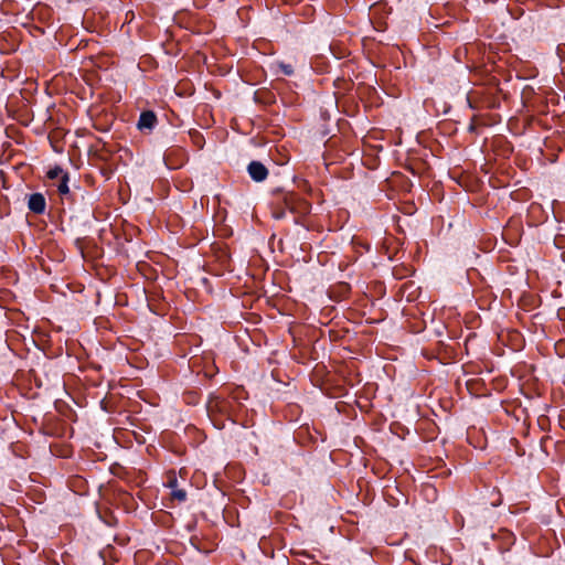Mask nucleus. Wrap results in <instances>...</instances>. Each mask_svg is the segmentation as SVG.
<instances>
[{"instance_id":"obj_1","label":"nucleus","mask_w":565,"mask_h":565,"mask_svg":"<svg viewBox=\"0 0 565 565\" xmlns=\"http://www.w3.org/2000/svg\"><path fill=\"white\" fill-rule=\"evenodd\" d=\"M247 171L249 177L256 182L266 180L268 175L267 168L259 161H252L247 167Z\"/></svg>"},{"instance_id":"obj_2","label":"nucleus","mask_w":565,"mask_h":565,"mask_svg":"<svg viewBox=\"0 0 565 565\" xmlns=\"http://www.w3.org/2000/svg\"><path fill=\"white\" fill-rule=\"evenodd\" d=\"M45 198L41 193H33L29 196L28 207L36 214H42L45 211Z\"/></svg>"},{"instance_id":"obj_3","label":"nucleus","mask_w":565,"mask_h":565,"mask_svg":"<svg viewBox=\"0 0 565 565\" xmlns=\"http://www.w3.org/2000/svg\"><path fill=\"white\" fill-rule=\"evenodd\" d=\"M310 211H311V204L307 200L301 199L300 196H298L296 194L291 213L296 214L298 216H305V215L309 214Z\"/></svg>"},{"instance_id":"obj_4","label":"nucleus","mask_w":565,"mask_h":565,"mask_svg":"<svg viewBox=\"0 0 565 565\" xmlns=\"http://www.w3.org/2000/svg\"><path fill=\"white\" fill-rule=\"evenodd\" d=\"M157 122V117L153 111L147 110L142 111L139 121H138V128L139 129H152Z\"/></svg>"},{"instance_id":"obj_5","label":"nucleus","mask_w":565,"mask_h":565,"mask_svg":"<svg viewBox=\"0 0 565 565\" xmlns=\"http://www.w3.org/2000/svg\"><path fill=\"white\" fill-rule=\"evenodd\" d=\"M295 198H296L295 193H285V194H282L278 199L277 204L278 205H280V204L284 205L285 209H287L288 211L291 212L292 205H294V202H295Z\"/></svg>"},{"instance_id":"obj_6","label":"nucleus","mask_w":565,"mask_h":565,"mask_svg":"<svg viewBox=\"0 0 565 565\" xmlns=\"http://www.w3.org/2000/svg\"><path fill=\"white\" fill-rule=\"evenodd\" d=\"M225 407V402L223 399H220L218 397L211 398L207 403V409L213 411H220L223 412Z\"/></svg>"},{"instance_id":"obj_7","label":"nucleus","mask_w":565,"mask_h":565,"mask_svg":"<svg viewBox=\"0 0 565 565\" xmlns=\"http://www.w3.org/2000/svg\"><path fill=\"white\" fill-rule=\"evenodd\" d=\"M67 183H68V174H63L57 183V191L61 195H66L70 193V188H68Z\"/></svg>"},{"instance_id":"obj_8","label":"nucleus","mask_w":565,"mask_h":565,"mask_svg":"<svg viewBox=\"0 0 565 565\" xmlns=\"http://www.w3.org/2000/svg\"><path fill=\"white\" fill-rule=\"evenodd\" d=\"M65 174L63 172V170L61 168H54V169H51L49 172H47V178L51 179V180H54V179H61L62 175Z\"/></svg>"},{"instance_id":"obj_9","label":"nucleus","mask_w":565,"mask_h":565,"mask_svg":"<svg viewBox=\"0 0 565 565\" xmlns=\"http://www.w3.org/2000/svg\"><path fill=\"white\" fill-rule=\"evenodd\" d=\"M171 497L180 502L184 501L186 499V492L181 489L173 490L171 492Z\"/></svg>"},{"instance_id":"obj_10","label":"nucleus","mask_w":565,"mask_h":565,"mask_svg":"<svg viewBox=\"0 0 565 565\" xmlns=\"http://www.w3.org/2000/svg\"><path fill=\"white\" fill-rule=\"evenodd\" d=\"M279 67L281 68L282 73L285 75H291L294 73L292 66L289 64H280Z\"/></svg>"},{"instance_id":"obj_11","label":"nucleus","mask_w":565,"mask_h":565,"mask_svg":"<svg viewBox=\"0 0 565 565\" xmlns=\"http://www.w3.org/2000/svg\"><path fill=\"white\" fill-rule=\"evenodd\" d=\"M274 216L276 218H282L285 216V211L284 210H280L279 206L277 205L273 212Z\"/></svg>"}]
</instances>
